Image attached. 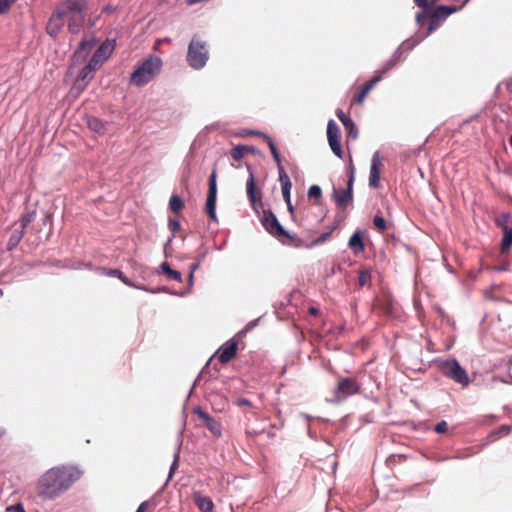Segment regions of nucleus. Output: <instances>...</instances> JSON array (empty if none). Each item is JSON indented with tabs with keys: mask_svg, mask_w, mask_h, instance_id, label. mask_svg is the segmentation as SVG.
<instances>
[{
	"mask_svg": "<svg viewBox=\"0 0 512 512\" xmlns=\"http://www.w3.org/2000/svg\"><path fill=\"white\" fill-rule=\"evenodd\" d=\"M81 477V472L72 466H58L46 471L38 480L37 495L51 500L67 491Z\"/></svg>",
	"mask_w": 512,
	"mask_h": 512,
	"instance_id": "obj_1",
	"label": "nucleus"
},
{
	"mask_svg": "<svg viewBox=\"0 0 512 512\" xmlns=\"http://www.w3.org/2000/svg\"><path fill=\"white\" fill-rule=\"evenodd\" d=\"M89 0H62L67 29L71 34H79L83 28Z\"/></svg>",
	"mask_w": 512,
	"mask_h": 512,
	"instance_id": "obj_2",
	"label": "nucleus"
},
{
	"mask_svg": "<svg viewBox=\"0 0 512 512\" xmlns=\"http://www.w3.org/2000/svg\"><path fill=\"white\" fill-rule=\"evenodd\" d=\"M162 68V60L155 55H150L143 60L130 76L131 84L141 87L149 83Z\"/></svg>",
	"mask_w": 512,
	"mask_h": 512,
	"instance_id": "obj_3",
	"label": "nucleus"
},
{
	"mask_svg": "<svg viewBox=\"0 0 512 512\" xmlns=\"http://www.w3.org/2000/svg\"><path fill=\"white\" fill-rule=\"evenodd\" d=\"M209 59V51L206 41L202 40L198 35H194L191 39L186 60L188 65L195 70L202 69Z\"/></svg>",
	"mask_w": 512,
	"mask_h": 512,
	"instance_id": "obj_4",
	"label": "nucleus"
},
{
	"mask_svg": "<svg viewBox=\"0 0 512 512\" xmlns=\"http://www.w3.org/2000/svg\"><path fill=\"white\" fill-rule=\"evenodd\" d=\"M440 371L443 376L453 380L462 388L468 387L470 378L466 370L461 367L456 359L446 360L440 364Z\"/></svg>",
	"mask_w": 512,
	"mask_h": 512,
	"instance_id": "obj_5",
	"label": "nucleus"
},
{
	"mask_svg": "<svg viewBox=\"0 0 512 512\" xmlns=\"http://www.w3.org/2000/svg\"><path fill=\"white\" fill-rule=\"evenodd\" d=\"M397 61V57H393L390 60H388L383 66V68L380 71L376 72V74L361 87L359 92L354 96L353 102L359 105L363 104L368 93L374 88V86L378 82L381 81L383 75L397 64Z\"/></svg>",
	"mask_w": 512,
	"mask_h": 512,
	"instance_id": "obj_6",
	"label": "nucleus"
},
{
	"mask_svg": "<svg viewBox=\"0 0 512 512\" xmlns=\"http://www.w3.org/2000/svg\"><path fill=\"white\" fill-rule=\"evenodd\" d=\"M361 385L356 378L342 377L338 380L337 387L334 391V397L337 401H342L349 396L359 394Z\"/></svg>",
	"mask_w": 512,
	"mask_h": 512,
	"instance_id": "obj_7",
	"label": "nucleus"
},
{
	"mask_svg": "<svg viewBox=\"0 0 512 512\" xmlns=\"http://www.w3.org/2000/svg\"><path fill=\"white\" fill-rule=\"evenodd\" d=\"M216 170H213L209 178V188L205 204V210L212 221H217L216 215V199H217V184H216Z\"/></svg>",
	"mask_w": 512,
	"mask_h": 512,
	"instance_id": "obj_8",
	"label": "nucleus"
},
{
	"mask_svg": "<svg viewBox=\"0 0 512 512\" xmlns=\"http://www.w3.org/2000/svg\"><path fill=\"white\" fill-rule=\"evenodd\" d=\"M246 193L249 202L255 212L263 209L262 191L256 186L254 174L251 172L246 182Z\"/></svg>",
	"mask_w": 512,
	"mask_h": 512,
	"instance_id": "obj_9",
	"label": "nucleus"
},
{
	"mask_svg": "<svg viewBox=\"0 0 512 512\" xmlns=\"http://www.w3.org/2000/svg\"><path fill=\"white\" fill-rule=\"evenodd\" d=\"M65 22L66 21H65L64 9L62 7V3L59 2L47 23V26H46L47 33L52 37H56L62 30Z\"/></svg>",
	"mask_w": 512,
	"mask_h": 512,
	"instance_id": "obj_10",
	"label": "nucleus"
},
{
	"mask_svg": "<svg viewBox=\"0 0 512 512\" xmlns=\"http://www.w3.org/2000/svg\"><path fill=\"white\" fill-rule=\"evenodd\" d=\"M354 173L350 172L346 189H335L333 198L339 208L345 209L353 201Z\"/></svg>",
	"mask_w": 512,
	"mask_h": 512,
	"instance_id": "obj_11",
	"label": "nucleus"
},
{
	"mask_svg": "<svg viewBox=\"0 0 512 512\" xmlns=\"http://www.w3.org/2000/svg\"><path fill=\"white\" fill-rule=\"evenodd\" d=\"M327 138L329 142V146L333 153L342 158V148H341V132L339 126L333 121L330 120L327 125Z\"/></svg>",
	"mask_w": 512,
	"mask_h": 512,
	"instance_id": "obj_12",
	"label": "nucleus"
},
{
	"mask_svg": "<svg viewBox=\"0 0 512 512\" xmlns=\"http://www.w3.org/2000/svg\"><path fill=\"white\" fill-rule=\"evenodd\" d=\"M36 216L35 211L24 214L20 219L19 228H15L8 241V249L11 250L16 247L21 241L25 228L34 221Z\"/></svg>",
	"mask_w": 512,
	"mask_h": 512,
	"instance_id": "obj_13",
	"label": "nucleus"
},
{
	"mask_svg": "<svg viewBox=\"0 0 512 512\" xmlns=\"http://www.w3.org/2000/svg\"><path fill=\"white\" fill-rule=\"evenodd\" d=\"M261 222L271 235L276 237H289L288 233L283 229L276 216L271 211H263Z\"/></svg>",
	"mask_w": 512,
	"mask_h": 512,
	"instance_id": "obj_14",
	"label": "nucleus"
},
{
	"mask_svg": "<svg viewBox=\"0 0 512 512\" xmlns=\"http://www.w3.org/2000/svg\"><path fill=\"white\" fill-rule=\"evenodd\" d=\"M113 50L114 42L106 40L94 52L89 62H91L95 67L99 69L102 66V64L110 57Z\"/></svg>",
	"mask_w": 512,
	"mask_h": 512,
	"instance_id": "obj_15",
	"label": "nucleus"
},
{
	"mask_svg": "<svg viewBox=\"0 0 512 512\" xmlns=\"http://www.w3.org/2000/svg\"><path fill=\"white\" fill-rule=\"evenodd\" d=\"M457 11L454 6H438L430 14L429 32L440 26L442 20Z\"/></svg>",
	"mask_w": 512,
	"mask_h": 512,
	"instance_id": "obj_16",
	"label": "nucleus"
},
{
	"mask_svg": "<svg viewBox=\"0 0 512 512\" xmlns=\"http://www.w3.org/2000/svg\"><path fill=\"white\" fill-rule=\"evenodd\" d=\"M382 160L379 152H375L371 159L370 175H369V186L372 188H378L380 185Z\"/></svg>",
	"mask_w": 512,
	"mask_h": 512,
	"instance_id": "obj_17",
	"label": "nucleus"
},
{
	"mask_svg": "<svg viewBox=\"0 0 512 512\" xmlns=\"http://www.w3.org/2000/svg\"><path fill=\"white\" fill-rule=\"evenodd\" d=\"M238 349V342L231 339L227 342H225L220 349L218 350V360L222 364H226L230 362L237 353Z\"/></svg>",
	"mask_w": 512,
	"mask_h": 512,
	"instance_id": "obj_18",
	"label": "nucleus"
},
{
	"mask_svg": "<svg viewBox=\"0 0 512 512\" xmlns=\"http://www.w3.org/2000/svg\"><path fill=\"white\" fill-rule=\"evenodd\" d=\"M195 414L202 421L203 425L216 437L221 436V425L218 421L212 418L208 413L197 408Z\"/></svg>",
	"mask_w": 512,
	"mask_h": 512,
	"instance_id": "obj_19",
	"label": "nucleus"
},
{
	"mask_svg": "<svg viewBox=\"0 0 512 512\" xmlns=\"http://www.w3.org/2000/svg\"><path fill=\"white\" fill-rule=\"evenodd\" d=\"M98 68L95 67L91 62H89L80 72L76 79V85L84 89L86 85L93 79L94 72L97 71Z\"/></svg>",
	"mask_w": 512,
	"mask_h": 512,
	"instance_id": "obj_20",
	"label": "nucleus"
},
{
	"mask_svg": "<svg viewBox=\"0 0 512 512\" xmlns=\"http://www.w3.org/2000/svg\"><path fill=\"white\" fill-rule=\"evenodd\" d=\"M96 44V40L94 38L89 40H82L78 46V48L75 51L74 57L76 59H85L89 53L92 51Z\"/></svg>",
	"mask_w": 512,
	"mask_h": 512,
	"instance_id": "obj_21",
	"label": "nucleus"
},
{
	"mask_svg": "<svg viewBox=\"0 0 512 512\" xmlns=\"http://www.w3.org/2000/svg\"><path fill=\"white\" fill-rule=\"evenodd\" d=\"M193 499L197 507L202 512H212L214 504L210 497L202 495L200 492H196L193 495Z\"/></svg>",
	"mask_w": 512,
	"mask_h": 512,
	"instance_id": "obj_22",
	"label": "nucleus"
},
{
	"mask_svg": "<svg viewBox=\"0 0 512 512\" xmlns=\"http://www.w3.org/2000/svg\"><path fill=\"white\" fill-rule=\"evenodd\" d=\"M279 181L281 183V190L283 198L286 202V204H290V192L292 188V183L290 181V178L288 174L285 171H281V177L279 178Z\"/></svg>",
	"mask_w": 512,
	"mask_h": 512,
	"instance_id": "obj_23",
	"label": "nucleus"
},
{
	"mask_svg": "<svg viewBox=\"0 0 512 512\" xmlns=\"http://www.w3.org/2000/svg\"><path fill=\"white\" fill-rule=\"evenodd\" d=\"M349 247L355 254H358L360 252H363L365 249L361 233L359 231H356L352 234V236L349 239L348 243Z\"/></svg>",
	"mask_w": 512,
	"mask_h": 512,
	"instance_id": "obj_24",
	"label": "nucleus"
},
{
	"mask_svg": "<svg viewBox=\"0 0 512 512\" xmlns=\"http://www.w3.org/2000/svg\"><path fill=\"white\" fill-rule=\"evenodd\" d=\"M160 269L162 273L167 277V279L178 282L182 281L181 273L179 271L173 270L167 262H163L160 265Z\"/></svg>",
	"mask_w": 512,
	"mask_h": 512,
	"instance_id": "obj_25",
	"label": "nucleus"
},
{
	"mask_svg": "<svg viewBox=\"0 0 512 512\" xmlns=\"http://www.w3.org/2000/svg\"><path fill=\"white\" fill-rule=\"evenodd\" d=\"M253 152V148L247 145H237L235 146L230 155L235 161L241 160L246 154Z\"/></svg>",
	"mask_w": 512,
	"mask_h": 512,
	"instance_id": "obj_26",
	"label": "nucleus"
},
{
	"mask_svg": "<svg viewBox=\"0 0 512 512\" xmlns=\"http://www.w3.org/2000/svg\"><path fill=\"white\" fill-rule=\"evenodd\" d=\"M512 246V228L504 226L503 239L501 243V252L506 253Z\"/></svg>",
	"mask_w": 512,
	"mask_h": 512,
	"instance_id": "obj_27",
	"label": "nucleus"
},
{
	"mask_svg": "<svg viewBox=\"0 0 512 512\" xmlns=\"http://www.w3.org/2000/svg\"><path fill=\"white\" fill-rule=\"evenodd\" d=\"M88 127L97 133H104L106 131L105 123L96 117H90L87 120Z\"/></svg>",
	"mask_w": 512,
	"mask_h": 512,
	"instance_id": "obj_28",
	"label": "nucleus"
},
{
	"mask_svg": "<svg viewBox=\"0 0 512 512\" xmlns=\"http://www.w3.org/2000/svg\"><path fill=\"white\" fill-rule=\"evenodd\" d=\"M169 208L174 213H180L182 211L184 202L179 195L174 194L170 197Z\"/></svg>",
	"mask_w": 512,
	"mask_h": 512,
	"instance_id": "obj_29",
	"label": "nucleus"
},
{
	"mask_svg": "<svg viewBox=\"0 0 512 512\" xmlns=\"http://www.w3.org/2000/svg\"><path fill=\"white\" fill-rule=\"evenodd\" d=\"M371 282V273L369 270H361L358 275V287L363 288Z\"/></svg>",
	"mask_w": 512,
	"mask_h": 512,
	"instance_id": "obj_30",
	"label": "nucleus"
},
{
	"mask_svg": "<svg viewBox=\"0 0 512 512\" xmlns=\"http://www.w3.org/2000/svg\"><path fill=\"white\" fill-rule=\"evenodd\" d=\"M107 275L117 277L120 279L125 285L132 287V282L124 275V273L119 269H110L107 272Z\"/></svg>",
	"mask_w": 512,
	"mask_h": 512,
	"instance_id": "obj_31",
	"label": "nucleus"
},
{
	"mask_svg": "<svg viewBox=\"0 0 512 512\" xmlns=\"http://www.w3.org/2000/svg\"><path fill=\"white\" fill-rule=\"evenodd\" d=\"M373 224H374V227L379 232H384L386 230V228H387L386 220L382 216H379V215H376L373 218Z\"/></svg>",
	"mask_w": 512,
	"mask_h": 512,
	"instance_id": "obj_32",
	"label": "nucleus"
},
{
	"mask_svg": "<svg viewBox=\"0 0 512 512\" xmlns=\"http://www.w3.org/2000/svg\"><path fill=\"white\" fill-rule=\"evenodd\" d=\"M343 125L349 136L353 138L357 137V127L351 118L348 121H346Z\"/></svg>",
	"mask_w": 512,
	"mask_h": 512,
	"instance_id": "obj_33",
	"label": "nucleus"
},
{
	"mask_svg": "<svg viewBox=\"0 0 512 512\" xmlns=\"http://www.w3.org/2000/svg\"><path fill=\"white\" fill-rule=\"evenodd\" d=\"M335 229V226H332L328 231L322 233L318 238H316L312 244L313 245H319V244H322L324 243L331 235V233L333 232V230Z\"/></svg>",
	"mask_w": 512,
	"mask_h": 512,
	"instance_id": "obj_34",
	"label": "nucleus"
},
{
	"mask_svg": "<svg viewBox=\"0 0 512 512\" xmlns=\"http://www.w3.org/2000/svg\"><path fill=\"white\" fill-rule=\"evenodd\" d=\"M335 229V226H332L328 231L322 233L318 238H316L312 244L313 245H319V244H322L324 243L331 235V233L333 232V230Z\"/></svg>",
	"mask_w": 512,
	"mask_h": 512,
	"instance_id": "obj_35",
	"label": "nucleus"
},
{
	"mask_svg": "<svg viewBox=\"0 0 512 512\" xmlns=\"http://www.w3.org/2000/svg\"><path fill=\"white\" fill-rule=\"evenodd\" d=\"M308 196L310 198L319 199L322 196V190L319 186L313 185L308 190Z\"/></svg>",
	"mask_w": 512,
	"mask_h": 512,
	"instance_id": "obj_36",
	"label": "nucleus"
},
{
	"mask_svg": "<svg viewBox=\"0 0 512 512\" xmlns=\"http://www.w3.org/2000/svg\"><path fill=\"white\" fill-rule=\"evenodd\" d=\"M510 218V215L507 214V213H503L501 214L497 219H496V224L497 226L499 227H502V229L504 230V226H508L507 223H508V220Z\"/></svg>",
	"mask_w": 512,
	"mask_h": 512,
	"instance_id": "obj_37",
	"label": "nucleus"
},
{
	"mask_svg": "<svg viewBox=\"0 0 512 512\" xmlns=\"http://www.w3.org/2000/svg\"><path fill=\"white\" fill-rule=\"evenodd\" d=\"M434 431L439 434L446 433L448 431L447 422L445 420L438 422L434 427Z\"/></svg>",
	"mask_w": 512,
	"mask_h": 512,
	"instance_id": "obj_38",
	"label": "nucleus"
},
{
	"mask_svg": "<svg viewBox=\"0 0 512 512\" xmlns=\"http://www.w3.org/2000/svg\"><path fill=\"white\" fill-rule=\"evenodd\" d=\"M168 226L173 233L179 231L181 228L180 221L174 218L169 219Z\"/></svg>",
	"mask_w": 512,
	"mask_h": 512,
	"instance_id": "obj_39",
	"label": "nucleus"
},
{
	"mask_svg": "<svg viewBox=\"0 0 512 512\" xmlns=\"http://www.w3.org/2000/svg\"><path fill=\"white\" fill-rule=\"evenodd\" d=\"M14 0H0V14L6 13Z\"/></svg>",
	"mask_w": 512,
	"mask_h": 512,
	"instance_id": "obj_40",
	"label": "nucleus"
},
{
	"mask_svg": "<svg viewBox=\"0 0 512 512\" xmlns=\"http://www.w3.org/2000/svg\"><path fill=\"white\" fill-rule=\"evenodd\" d=\"M273 159L274 161L276 162L277 164V168H278V173H279V178L281 177V171H285L283 165H282V160H281V156H280V153L278 152L277 154H274L273 155Z\"/></svg>",
	"mask_w": 512,
	"mask_h": 512,
	"instance_id": "obj_41",
	"label": "nucleus"
},
{
	"mask_svg": "<svg viewBox=\"0 0 512 512\" xmlns=\"http://www.w3.org/2000/svg\"><path fill=\"white\" fill-rule=\"evenodd\" d=\"M199 265H200V262L198 261V262L193 263V264L191 265V267H190V271H189V275H188V279H189V283H190V285H191V284H192V282H193L194 273H195V271L198 269Z\"/></svg>",
	"mask_w": 512,
	"mask_h": 512,
	"instance_id": "obj_42",
	"label": "nucleus"
},
{
	"mask_svg": "<svg viewBox=\"0 0 512 512\" xmlns=\"http://www.w3.org/2000/svg\"><path fill=\"white\" fill-rule=\"evenodd\" d=\"M266 139H267V144H268V147L270 149L272 156L274 154H277L279 151H278V148H277L276 144L274 143L273 139L268 136L266 137Z\"/></svg>",
	"mask_w": 512,
	"mask_h": 512,
	"instance_id": "obj_43",
	"label": "nucleus"
},
{
	"mask_svg": "<svg viewBox=\"0 0 512 512\" xmlns=\"http://www.w3.org/2000/svg\"><path fill=\"white\" fill-rule=\"evenodd\" d=\"M336 115L338 119L342 122V124H344L346 121L350 119L341 109L336 110Z\"/></svg>",
	"mask_w": 512,
	"mask_h": 512,
	"instance_id": "obj_44",
	"label": "nucleus"
},
{
	"mask_svg": "<svg viewBox=\"0 0 512 512\" xmlns=\"http://www.w3.org/2000/svg\"><path fill=\"white\" fill-rule=\"evenodd\" d=\"M235 404L239 407L248 406L251 407L252 403L246 398H239L235 401Z\"/></svg>",
	"mask_w": 512,
	"mask_h": 512,
	"instance_id": "obj_45",
	"label": "nucleus"
},
{
	"mask_svg": "<svg viewBox=\"0 0 512 512\" xmlns=\"http://www.w3.org/2000/svg\"><path fill=\"white\" fill-rule=\"evenodd\" d=\"M6 512H26L21 504H17L15 506H10L7 508Z\"/></svg>",
	"mask_w": 512,
	"mask_h": 512,
	"instance_id": "obj_46",
	"label": "nucleus"
},
{
	"mask_svg": "<svg viewBox=\"0 0 512 512\" xmlns=\"http://www.w3.org/2000/svg\"><path fill=\"white\" fill-rule=\"evenodd\" d=\"M415 4L421 8H427L429 6L428 0H414Z\"/></svg>",
	"mask_w": 512,
	"mask_h": 512,
	"instance_id": "obj_47",
	"label": "nucleus"
},
{
	"mask_svg": "<svg viewBox=\"0 0 512 512\" xmlns=\"http://www.w3.org/2000/svg\"><path fill=\"white\" fill-rule=\"evenodd\" d=\"M148 506H149V503H148L147 501H144V502H142V503L138 506V508H137L136 512H146V510H147Z\"/></svg>",
	"mask_w": 512,
	"mask_h": 512,
	"instance_id": "obj_48",
	"label": "nucleus"
},
{
	"mask_svg": "<svg viewBox=\"0 0 512 512\" xmlns=\"http://www.w3.org/2000/svg\"><path fill=\"white\" fill-rule=\"evenodd\" d=\"M309 313H310L311 315L316 316V315L318 314V309H317V308H315V307H310V308H309Z\"/></svg>",
	"mask_w": 512,
	"mask_h": 512,
	"instance_id": "obj_49",
	"label": "nucleus"
},
{
	"mask_svg": "<svg viewBox=\"0 0 512 512\" xmlns=\"http://www.w3.org/2000/svg\"><path fill=\"white\" fill-rule=\"evenodd\" d=\"M51 222H52V216L50 214L45 215L44 224L51 223Z\"/></svg>",
	"mask_w": 512,
	"mask_h": 512,
	"instance_id": "obj_50",
	"label": "nucleus"
},
{
	"mask_svg": "<svg viewBox=\"0 0 512 512\" xmlns=\"http://www.w3.org/2000/svg\"><path fill=\"white\" fill-rule=\"evenodd\" d=\"M506 88L509 92L512 93V79H510L507 84H506Z\"/></svg>",
	"mask_w": 512,
	"mask_h": 512,
	"instance_id": "obj_51",
	"label": "nucleus"
},
{
	"mask_svg": "<svg viewBox=\"0 0 512 512\" xmlns=\"http://www.w3.org/2000/svg\"><path fill=\"white\" fill-rule=\"evenodd\" d=\"M288 210L292 213L293 212V206L292 204H287Z\"/></svg>",
	"mask_w": 512,
	"mask_h": 512,
	"instance_id": "obj_52",
	"label": "nucleus"
},
{
	"mask_svg": "<svg viewBox=\"0 0 512 512\" xmlns=\"http://www.w3.org/2000/svg\"><path fill=\"white\" fill-rule=\"evenodd\" d=\"M505 268H503V266H500L499 268H495V270L497 271H503Z\"/></svg>",
	"mask_w": 512,
	"mask_h": 512,
	"instance_id": "obj_53",
	"label": "nucleus"
},
{
	"mask_svg": "<svg viewBox=\"0 0 512 512\" xmlns=\"http://www.w3.org/2000/svg\"><path fill=\"white\" fill-rule=\"evenodd\" d=\"M4 295V291L0 289V298Z\"/></svg>",
	"mask_w": 512,
	"mask_h": 512,
	"instance_id": "obj_54",
	"label": "nucleus"
},
{
	"mask_svg": "<svg viewBox=\"0 0 512 512\" xmlns=\"http://www.w3.org/2000/svg\"><path fill=\"white\" fill-rule=\"evenodd\" d=\"M4 434V430L0 429V437Z\"/></svg>",
	"mask_w": 512,
	"mask_h": 512,
	"instance_id": "obj_55",
	"label": "nucleus"
},
{
	"mask_svg": "<svg viewBox=\"0 0 512 512\" xmlns=\"http://www.w3.org/2000/svg\"><path fill=\"white\" fill-rule=\"evenodd\" d=\"M437 0H432L431 3L433 4L434 2H436Z\"/></svg>",
	"mask_w": 512,
	"mask_h": 512,
	"instance_id": "obj_56",
	"label": "nucleus"
}]
</instances>
